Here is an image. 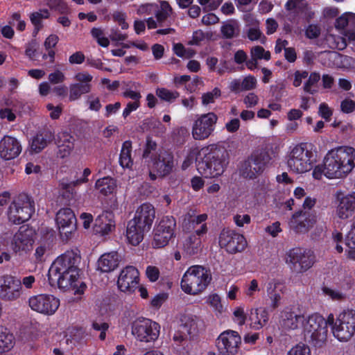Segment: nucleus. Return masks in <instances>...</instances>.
<instances>
[{
	"label": "nucleus",
	"instance_id": "nucleus-7",
	"mask_svg": "<svg viewBox=\"0 0 355 355\" xmlns=\"http://www.w3.org/2000/svg\"><path fill=\"white\" fill-rule=\"evenodd\" d=\"M313 153L305 144L295 146L288 155L287 166L295 173H304L313 168Z\"/></svg>",
	"mask_w": 355,
	"mask_h": 355
},
{
	"label": "nucleus",
	"instance_id": "nucleus-3",
	"mask_svg": "<svg viewBox=\"0 0 355 355\" xmlns=\"http://www.w3.org/2000/svg\"><path fill=\"white\" fill-rule=\"evenodd\" d=\"M210 270L200 265L190 266L181 280V288L187 294L198 295L203 292L211 281Z\"/></svg>",
	"mask_w": 355,
	"mask_h": 355
},
{
	"label": "nucleus",
	"instance_id": "nucleus-34",
	"mask_svg": "<svg viewBox=\"0 0 355 355\" xmlns=\"http://www.w3.org/2000/svg\"><path fill=\"white\" fill-rule=\"evenodd\" d=\"M17 100L6 99L1 108H0V118L12 122L16 119V113L19 112Z\"/></svg>",
	"mask_w": 355,
	"mask_h": 355
},
{
	"label": "nucleus",
	"instance_id": "nucleus-22",
	"mask_svg": "<svg viewBox=\"0 0 355 355\" xmlns=\"http://www.w3.org/2000/svg\"><path fill=\"white\" fill-rule=\"evenodd\" d=\"M56 223L62 236L66 239L71 237V234L76 230V217L70 208L60 209L56 214Z\"/></svg>",
	"mask_w": 355,
	"mask_h": 355
},
{
	"label": "nucleus",
	"instance_id": "nucleus-11",
	"mask_svg": "<svg viewBox=\"0 0 355 355\" xmlns=\"http://www.w3.org/2000/svg\"><path fill=\"white\" fill-rule=\"evenodd\" d=\"M176 220L171 216L162 218L153 230V239L151 245L153 248H162L168 245L175 236Z\"/></svg>",
	"mask_w": 355,
	"mask_h": 355
},
{
	"label": "nucleus",
	"instance_id": "nucleus-41",
	"mask_svg": "<svg viewBox=\"0 0 355 355\" xmlns=\"http://www.w3.org/2000/svg\"><path fill=\"white\" fill-rule=\"evenodd\" d=\"M116 186L115 180L110 177L98 179L95 184L96 189L104 196L112 193L116 189Z\"/></svg>",
	"mask_w": 355,
	"mask_h": 355
},
{
	"label": "nucleus",
	"instance_id": "nucleus-54",
	"mask_svg": "<svg viewBox=\"0 0 355 355\" xmlns=\"http://www.w3.org/2000/svg\"><path fill=\"white\" fill-rule=\"evenodd\" d=\"M74 80L80 85H87L89 87V89L92 90V85L91 83L93 80V76L87 71L77 73L74 76Z\"/></svg>",
	"mask_w": 355,
	"mask_h": 355
},
{
	"label": "nucleus",
	"instance_id": "nucleus-47",
	"mask_svg": "<svg viewBox=\"0 0 355 355\" xmlns=\"http://www.w3.org/2000/svg\"><path fill=\"white\" fill-rule=\"evenodd\" d=\"M46 4L51 10H55L60 14L70 12L68 5L63 0H46Z\"/></svg>",
	"mask_w": 355,
	"mask_h": 355
},
{
	"label": "nucleus",
	"instance_id": "nucleus-28",
	"mask_svg": "<svg viewBox=\"0 0 355 355\" xmlns=\"http://www.w3.org/2000/svg\"><path fill=\"white\" fill-rule=\"evenodd\" d=\"M90 174L91 170L88 168H85L80 178L69 182L64 181L61 182L60 187L62 196L68 200L72 199L76 193L75 187L86 183L88 181L87 178Z\"/></svg>",
	"mask_w": 355,
	"mask_h": 355
},
{
	"label": "nucleus",
	"instance_id": "nucleus-62",
	"mask_svg": "<svg viewBox=\"0 0 355 355\" xmlns=\"http://www.w3.org/2000/svg\"><path fill=\"white\" fill-rule=\"evenodd\" d=\"M49 250V245L46 243H40L35 249L34 257L35 261L42 262L44 260V256Z\"/></svg>",
	"mask_w": 355,
	"mask_h": 355
},
{
	"label": "nucleus",
	"instance_id": "nucleus-42",
	"mask_svg": "<svg viewBox=\"0 0 355 355\" xmlns=\"http://www.w3.org/2000/svg\"><path fill=\"white\" fill-rule=\"evenodd\" d=\"M199 318L190 313H184L180 317L181 325L186 329L189 334H195L198 330Z\"/></svg>",
	"mask_w": 355,
	"mask_h": 355
},
{
	"label": "nucleus",
	"instance_id": "nucleus-9",
	"mask_svg": "<svg viewBox=\"0 0 355 355\" xmlns=\"http://www.w3.org/2000/svg\"><path fill=\"white\" fill-rule=\"evenodd\" d=\"M284 259L289 268L295 273L305 272L315 263L313 252L301 248H293L288 250Z\"/></svg>",
	"mask_w": 355,
	"mask_h": 355
},
{
	"label": "nucleus",
	"instance_id": "nucleus-19",
	"mask_svg": "<svg viewBox=\"0 0 355 355\" xmlns=\"http://www.w3.org/2000/svg\"><path fill=\"white\" fill-rule=\"evenodd\" d=\"M175 166L173 155L167 151L160 152L155 157H151V161L148 163V167L160 177H165L172 173Z\"/></svg>",
	"mask_w": 355,
	"mask_h": 355
},
{
	"label": "nucleus",
	"instance_id": "nucleus-17",
	"mask_svg": "<svg viewBox=\"0 0 355 355\" xmlns=\"http://www.w3.org/2000/svg\"><path fill=\"white\" fill-rule=\"evenodd\" d=\"M317 222V216L314 211L301 210L293 214L289 220L291 230L297 234L307 233Z\"/></svg>",
	"mask_w": 355,
	"mask_h": 355
},
{
	"label": "nucleus",
	"instance_id": "nucleus-14",
	"mask_svg": "<svg viewBox=\"0 0 355 355\" xmlns=\"http://www.w3.org/2000/svg\"><path fill=\"white\" fill-rule=\"evenodd\" d=\"M28 304L33 311L45 315H52L60 306V300L53 295L39 294L30 297Z\"/></svg>",
	"mask_w": 355,
	"mask_h": 355
},
{
	"label": "nucleus",
	"instance_id": "nucleus-56",
	"mask_svg": "<svg viewBox=\"0 0 355 355\" xmlns=\"http://www.w3.org/2000/svg\"><path fill=\"white\" fill-rule=\"evenodd\" d=\"M207 303L216 313H221L223 312V307L218 295L214 293L209 295Z\"/></svg>",
	"mask_w": 355,
	"mask_h": 355
},
{
	"label": "nucleus",
	"instance_id": "nucleus-16",
	"mask_svg": "<svg viewBox=\"0 0 355 355\" xmlns=\"http://www.w3.org/2000/svg\"><path fill=\"white\" fill-rule=\"evenodd\" d=\"M33 243V232L32 230L22 226L12 236L8 245L13 253L21 255L27 253L32 249Z\"/></svg>",
	"mask_w": 355,
	"mask_h": 355
},
{
	"label": "nucleus",
	"instance_id": "nucleus-20",
	"mask_svg": "<svg viewBox=\"0 0 355 355\" xmlns=\"http://www.w3.org/2000/svg\"><path fill=\"white\" fill-rule=\"evenodd\" d=\"M22 291L20 280L10 275L0 277V298L12 302L18 300Z\"/></svg>",
	"mask_w": 355,
	"mask_h": 355
},
{
	"label": "nucleus",
	"instance_id": "nucleus-30",
	"mask_svg": "<svg viewBox=\"0 0 355 355\" xmlns=\"http://www.w3.org/2000/svg\"><path fill=\"white\" fill-rule=\"evenodd\" d=\"M146 232L148 230L143 229L135 220H130L128 223L126 236L130 243L137 245L144 239V233Z\"/></svg>",
	"mask_w": 355,
	"mask_h": 355
},
{
	"label": "nucleus",
	"instance_id": "nucleus-45",
	"mask_svg": "<svg viewBox=\"0 0 355 355\" xmlns=\"http://www.w3.org/2000/svg\"><path fill=\"white\" fill-rule=\"evenodd\" d=\"M322 293L324 296L333 301L342 302L346 300L347 295L341 290L324 286L322 288Z\"/></svg>",
	"mask_w": 355,
	"mask_h": 355
},
{
	"label": "nucleus",
	"instance_id": "nucleus-2",
	"mask_svg": "<svg viewBox=\"0 0 355 355\" xmlns=\"http://www.w3.org/2000/svg\"><path fill=\"white\" fill-rule=\"evenodd\" d=\"M355 168V148L350 146H339L327 152L323 164L316 166L312 175L315 180L322 176L328 179L345 178Z\"/></svg>",
	"mask_w": 355,
	"mask_h": 355
},
{
	"label": "nucleus",
	"instance_id": "nucleus-23",
	"mask_svg": "<svg viewBox=\"0 0 355 355\" xmlns=\"http://www.w3.org/2000/svg\"><path fill=\"white\" fill-rule=\"evenodd\" d=\"M338 204L336 209V216L340 219H347L355 211V193L343 195L338 191L336 193Z\"/></svg>",
	"mask_w": 355,
	"mask_h": 355
},
{
	"label": "nucleus",
	"instance_id": "nucleus-38",
	"mask_svg": "<svg viewBox=\"0 0 355 355\" xmlns=\"http://www.w3.org/2000/svg\"><path fill=\"white\" fill-rule=\"evenodd\" d=\"M279 282L272 279L270 281L266 286V293L270 300V306L275 309L281 304L282 295L277 291Z\"/></svg>",
	"mask_w": 355,
	"mask_h": 355
},
{
	"label": "nucleus",
	"instance_id": "nucleus-24",
	"mask_svg": "<svg viewBox=\"0 0 355 355\" xmlns=\"http://www.w3.org/2000/svg\"><path fill=\"white\" fill-rule=\"evenodd\" d=\"M21 150V143L15 137L6 135L0 140V157L6 160L16 158Z\"/></svg>",
	"mask_w": 355,
	"mask_h": 355
},
{
	"label": "nucleus",
	"instance_id": "nucleus-46",
	"mask_svg": "<svg viewBox=\"0 0 355 355\" xmlns=\"http://www.w3.org/2000/svg\"><path fill=\"white\" fill-rule=\"evenodd\" d=\"M172 8L167 1L160 2V8L155 12V17L158 22L164 21L171 14Z\"/></svg>",
	"mask_w": 355,
	"mask_h": 355
},
{
	"label": "nucleus",
	"instance_id": "nucleus-44",
	"mask_svg": "<svg viewBox=\"0 0 355 355\" xmlns=\"http://www.w3.org/2000/svg\"><path fill=\"white\" fill-rule=\"evenodd\" d=\"M91 92L87 85H82L77 83L70 85L69 99L70 101H74L80 98L83 94H88Z\"/></svg>",
	"mask_w": 355,
	"mask_h": 355
},
{
	"label": "nucleus",
	"instance_id": "nucleus-10",
	"mask_svg": "<svg viewBox=\"0 0 355 355\" xmlns=\"http://www.w3.org/2000/svg\"><path fill=\"white\" fill-rule=\"evenodd\" d=\"M270 160L267 151L257 150L243 163L240 173L245 178L254 179L263 172Z\"/></svg>",
	"mask_w": 355,
	"mask_h": 355
},
{
	"label": "nucleus",
	"instance_id": "nucleus-51",
	"mask_svg": "<svg viewBox=\"0 0 355 355\" xmlns=\"http://www.w3.org/2000/svg\"><path fill=\"white\" fill-rule=\"evenodd\" d=\"M220 95V89L218 87L214 88L211 92L204 93L201 97L202 105L206 106L209 104L214 103L216 99L218 98Z\"/></svg>",
	"mask_w": 355,
	"mask_h": 355
},
{
	"label": "nucleus",
	"instance_id": "nucleus-35",
	"mask_svg": "<svg viewBox=\"0 0 355 355\" xmlns=\"http://www.w3.org/2000/svg\"><path fill=\"white\" fill-rule=\"evenodd\" d=\"M202 247L201 238L196 235L190 234L183 243L184 251L189 256L195 255L200 252L202 250Z\"/></svg>",
	"mask_w": 355,
	"mask_h": 355
},
{
	"label": "nucleus",
	"instance_id": "nucleus-25",
	"mask_svg": "<svg viewBox=\"0 0 355 355\" xmlns=\"http://www.w3.org/2000/svg\"><path fill=\"white\" fill-rule=\"evenodd\" d=\"M155 217L154 207L148 202L143 203L136 210L135 217L132 219L143 229L150 230Z\"/></svg>",
	"mask_w": 355,
	"mask_h": 355
},
{
	"label": "nucleus",
	"instance_id": "nucleus-27",
	"mask_svg": "<svg viewBox=\"0 0 355 355\" xmlns=\"http://www.w3.org/2000/svg\"><path fill=\"white\" fill-rule=\"evenodd\" d=\"M115 227L114 216L112 211H103L95 219L94 230L101 235L110 233Z\"/></svg>",
	"mask_w": 355,
	"mask_h": 355
},
{
	"label": "nucleus",
	"instance_id": "nucleus-40",
	"mask_svg": "<svg viewBox=\"0 0 355 355\" xmlns=\"http://www.w3.org/2000/svg\"><path fill=\"white\" fill-rule=\"evenodd\" d=\"M132 142L125 141L123 143L119 156V164L123 168H130L133 164L131 157Z\"/></svg>",
	"mask_w": 355,
	"mask_h": 355
},
{
	"label": "nucleus",
	"instance_id": "nucleus-13",
	"mask_svg": "<svg viewBox=\"0 0 355 355\" xmlns=\"http://www.w3.org/2000/svg\"><path fill=\"white\" fill-rule=\"evenodd\" d=\"M218 116L212 112L197 116L192 125L191 134L196 140L207 139L214 131Z\"/></svg>",
	"mask_w": 355,
	"mask_h": 355
},
{
	"label": "nucleus",
	"instance_id": "nucleus-1",
	"mask_svg": "<svg viewBox=\"0 0 355 355\" xmlns=\"http://www.w3.org/2000/svg\"><path fill=\"white\" fill-rule=\"evenodd\" d=\"M80 262V256L74 250L67 251L58 257L49 270L50 284H57L60 288L71 291L75 295L83 294L86 284L79 279L78 265Z\"/></svg>",
	"mask_w": 355,
	"mask_h": 355
},
{
	"label": "nucleus",
	"instance_id": "nucleus-63",
	"mask_svg": "<svg viewBox=\"0 0 355 355\" xmlns=\"http://www.w3.org/2000/svg\"><path fill=\"white\" fill-rule=\"evenodd\" d=\"M243 92L250 91L257 87V81L253 76H248L241 80Z\"/></svg>",
	"mask_w": 355,
	"mask_h": 355
},
{
	"label": "nucleus",
	"instance_id": "nucleus-43",
	"mask_svg": "<svg viewBox=\"0 0 355 355\" xmlns=\"http://www.w3.org/2000/svg\"><path fill=\"white\" fill-rule=\"evenodd\" d=\"M307 80L304 83L303 89L309 94H315L318 92V82L321 77L318 72H312L307 77Z\"/></svg>",
	"mask_w": 355,
	"mask_h": 355
},
{
	"label": "nucleus",
	"instance_id": "nucleus-52",
	"mask_svg": "<svg viewBox=\"0 0 355 355\" xmlns=\"http://www.w3.org/2000/svg\"><path fill=\"white\" fill-rule=\"evenodd\" d=\"M40 44L36 40L33 39L25 44V55L30 60H33L37 55Z\"/></svg>",
	"mask_w": 355,
	"mask_h": 355
},
{
	"label": "nucleus",
	"instance_id": "nucleus-36",
	"mask_svg": "<svg viewBox=\"0 0 355 355\" xmlns=\"http://www.w3.org/2000/svg\"><path fill=\"white\" fill-rule=\"evenodd\" d=\"M15 345V337L10 331L0 326V355L9 352Z\"/></svg>",
	"mask_w": 355,
	"mask_h": 355
},
{
	"label": "nucleus",
	"instance_id": "nucleus-4",
	"mask_svg": "<svg viewBox=\"0 0 355 355\" xmlns=\"http://www.w3.org/2000/svg\"><path fill=\"white\" fill-rule=\"evenodd\" d=\"M328 324V318L325 320L320 314L309 315L302 327L304 339L315 347L323 346L327 338Z\"/></svg>",
	"mask_w": 355,
	"mask_h": 355
},
{
	"label": "nucleus",
	"instance_id": "nucleus-5",
	"mask_svg": "<svg viewBox=\"0 0 355 355\" xmlns=\"http://www.w3.org/2000/svg\"><path fill=\"white\" fill-rule=\"evenodd\" d=\"M228 164V153L223 148H215L198 164V172L206 178L220 176Z\"/></svg>",
	"mask_w": 355,
	"mask_h": 355
},
{
	"label": "nucleus",
	"instance_id": "nucleus-18",
	"mask_svg": "<svg viewBox=\"0 0 355 355\" xmlns=\"http://www.w3.org/2000/svg\"><path fill=\"white\" fill-rule=\"evenodd\" d=\"M241 338L239 333L233 330H226L222 332L216 343L219 352L223 355H234L237 353Z\"/></svg>",
	"mask_w": 355,
	"mask_h": 355
},
{
	"label": "nucleus",
	"instance_id": "nucleus-39",
	"mask_svg": "<svg viewBox=\"0 0 355 355\" xmlns=\"http://www.w3.org/2000/svg\"><path fill=\"white\" fill-rule=\"evenodd\" d=\"M220 31L223 37L226 39L236 37L240 34L239 24L236 20H227L223 23Z\"/></svg>",
	"mask_w": 355,
	"mask_h": 355
},
{
	"label": "nucleus",
	"instance_id": "nucleus-8",
	"mask_svg": "<svg viewBox=\"0 0 355 355\" xmlns=\"http://www.w3.org/2000/svg\"><path fill=\"white\" fill-rule=\"evenodd\" d=\"M34 212V201L28 196L20 194L10 205L7 214L11 223L19 225L29 220Z\"/></svg>",
	"mask_w": 355,
	"mask_h": 355
},
{
	"label": "nucleus",
	"instance_id": "nucleus-53",
	"mask_svg": "<svg viewBox=\"0 0 355 355\" xmlns=\"http://www.w3.org/2000/svg\"><path fill=\"white\" fill-rule=\"evenodd\" d=\"M91 35L100 46L103 47H107L109 46L110 41L107 37H104V33L101 28H93L91 30Z\"/></svg>",
	"mask_w": 355,
	"mask_h": 355
},
{
	"label": "nucleus",
	"instance_id": "nucleus-6",
	"mask_svg": "<svg viewBox=\"0 0 355 355\" xmlns=\"http://www.w3.org/2000/svg\"><path fill=\"white\" fill-rule=\"evenodd\" d=\"M328 322L334 337L340 341L347 342L355 334V311L353 309L343 311L336 319L331 313L328 315Z\"/></svg>",
	"mask_w": 355,
	"mask_h": 355
},
{
	"label": "nucleus",
	"instance_id": "nucleus-48",
	"mask_svg": "<svg viewBox=\"0 0 355 355\" xmlns=\"http://www.w3.org/2000/svg\"><path fill=\"white\" fill-rule=\"evenodd\" d=\"M354 22V17L352 15L345 13L336 19L335 26L337 29L344 30L347 27H353Z\"/></svg>",
	"mask_w": 355,
	"mask_h": 355
},
{
	"label": "nucleus",
	"instance_id": "nucleus-15",
	"mask_svg": "<svg viewBox=\"0 0 355 355\" xmlns=\"http://www.w3.org/2000/svg\"><path fill=\"white\" fill-rule=\"evenodd\" d=\"M219 245L230 254L243 251L247 241L243 235L232 230L223 229L219 236Z\"/></svg>",
	"mask_w": 355,
	"mask_h": 355
},
{
	"label": "nucleus",
	"instance_id": "nucleus-55",
	"mask_svg": "<svg viewBox=\"0 0 355 355\" xmlns=\"http://www.w3.org/2000/svg\"><path fill=\"white\" fill-rule=\"evenodd\" d=\"M250 55L252 58H254L257 60L261 59L269 60L270 59V51H265V49L261 46H255L252 47L250 51Z\"/></svg>",
	"mask_w": 355,
	"mask_h": 355
},
{
	"label": "nucleus",
	"instance_id": "nucleus-12",
	"mask_svg": "<svg viewBox=\"0 0 355 355\" xmlns=\"http://www.w3.org/2000/svg\"><path fill=\"white\" fill-rule=\"evenodd\" d=\"M159 332V324L150 319H137L132 324V334L140 342L153 343L158 338Z\"/></svg>",
	"mask_w": 355,
	"mask_h": 355
},
{
	"label": "nucleus",
	"instance_id": "nucleus-26",
	"mask_svg": "<svg viewBox=\"0 0 355 355\" xmlns=\"http://www.w3.org/2000/svg\"><path fill=\"white\" fill-rule=\"evenodd\" d=\"M280 317V325L285 330L297 329L300 324L303 326L306 320L304 315L297 314L288 308L284 309L281 312Z\"/></svg>",
	"mask_w": 355,
	"mask_h": 355
},
{
	"label": "nucleus",
	"instance_id": "nucleus-32",
	"mask_svg": "<svg viewBox=\"0 0 355 355\" xmlns=\"http://www.w3.org/2000/svg\"><path fill=\"white\" fill-rule=\"evenodd\" d=\"M73 137L66 131L61 132L58 135L57 144L58 154L61 157L68 156L73 148Z\"/></svg>",
	"mask_w": 355,
	"mask_h": 355
},
{
	"label": "nucleus",
	"instance_id": "nucleus-60",
	"mask_svg": "<svg viewBox=\"0 0 355 355\" xmlns=\"http://www.w3.org/2000/svg\"><path fill=\"white\" fill-rule=\"evenodd\" d=\"M287 355H311L309 347L304 344H298L293 347Z\"/></svg>",
	"mask_w": 355,
	"mask_h": 355
},
{
	"label": "nucleus",
	"instance_id": "nucleus-31",
	"mask_svg": "<svg viewBox=\"0 0 355 355\" xmlns=\"http://www.w3.org/2000/svg\"><path fill=\"white\" fill-rule=\"evenodd\" d=\"M53 139V134L48 130L38 132L33 139L31 150L34 153L41 152Z\"/></svg>",
	"mask_w": 355,
	"mask_h": 355
},
{
	"label": "nucleus",
	"instance_id": "nucleus-29",
	"mask_svg": "<svg viewBox=\"0 0 355 355\" xmlns=\"http://www.w3.org/2000/svg\"><path fill=\"white\" fill-rule=\"evenodd\" d=\"M120 262V256L116 252L104 253L97 261V269L101 272H110L115 270Z\"/></svg>",
	"mask_w": 355,
	"mask_h": 355
},
{
	"label": "nucleus",
	"instance_id": "nucleus-58",
	"mask_svg": "<svg viewBox=\"0 0 355 355\" xmlns=\"http://www.w3.org/2000/svg\"><path fill=\"white\" fill-rule=\"evenodd\" d=\"M260 291L258 281L255 279L251 280L248 285H246L244 293L250 299H254V295L257 292Z\"/></svg>",
	"mask_w": 355,
	"mask_h": 355
},
{
	"label": "nucleus",
	"instance_id": "nucleus-59",
	"mask_svg": "<svg viewBox=\"0 0 355 355\" xmlns=\"http://www.w3.org/2000/svg\"><path fill=\"white\" fill-rule=\"evenodd\" d=\"M92 327L95 331H101L99 338L101 340H104L106 338V331L109 329V324L105 322L93 321Z\"/></svg>",
	"mask_w": 355,
	"mask_h": 355
},
{
	"label": "nucleus",
	"instance_id": "nucleus-49",
	"mask_svg": "<svg viewBox=\"0 0 355 355\" xmlns=\"http://www.w3.org/2000/svg\"><path fill=\"white\" fill-rule=\"evenodd\" d=\"M157 148V144L155 141H154L151 137H147L146 140V144L144 146L142 157L144 159L150 158V161H151V157H155V155L153 153L155 152Z\"/></svg>",
	"mask_w": 355,
	"mask_h": 355
},
{
	"label": "nucleus",
	"instance_id": "nucleus-33",
	"mask_svg": "<svg viewBox=\"0 0 355 355\" xmlns=\"http://www.w3.org/2000/svg\"><path fill=\"white\" fill-rule=\"evenodd\" d=\"M249 319L250 327L254 330H259L267 324L269 315L265 309H252L250 311Z\"/></svg>",
	"mask_w": 355,
	"mask_h": 355
},
{
	"label": "nucleus",
	"instance_id": "nucleus-21",
	"mask_svg": "<svg viewBox=\"0 0 355 355\" xmlns=\"http://www.w3.org/2000/svg\"><path fill=\"white\" fill-rule=\"evenodd\" d=\"M139 272L132 266H128L122 269L117 279L119 289L127 293H133L139 286Z\"/></svg>",
	"mask_w": 355,
	"mask_h": 355
},
{
	"label": "nucleus",
	"instance_id": "nucleus-50",
	"mask_svg": "<svg viewBox=\"0 0 355 355\" xmlns=\"http://www.w3.org/2000/svg\"><path fill=\"white\" fill-rule=\"evenodd\" d=\"M155 93L160 99L167 102H171L179 97L178 92L171 91L164 87L157 88Z\"/></svg>",
	"mask_w": 355,
	"mask_h": 355
},
{
	"label": "nucleus",
	"instance_id": "nucleus-61",
	"mask_svg": "<svg viewBox=\"0 0 355 355\" xmlns=\"http://www.w3.org/2000/svg\"><path fill=\"white\" fill-rule=\"evenodd\" d=\"M199 154V150L197 148H191L185 157L182 165V168L183 170L187 169L191 164H193V161L196 159L198 155Z\"/></svg>",
	"mask_w": 355,
	"mask_h": 355
},
{
	"label": "nucleus",
	"instance_id": "nucleus-37",
	"mask_svg": "<svg viewBox=\"0 0 355 355\" xmlns=\"http://www.w3.org/2000/svg\"><path fill=\"white\" fill-rule=\"evenodd\" d=\"M50 12L47 9H40L38 11L33 12L30 15V20L34 26L33 35L36 36L39 31L43 28V19H49Z\"/></svg>",
	"mask_w": 355,
	"mask_h": 355
},
{
	"label": "nucleus",
	"instance_id": "nucleus-57",
	"mask_svg": "<svg viewBox=\"0 0 355 355\" xmlns=\"http://www.w3.org/2000/svg\"><path fill=\"white\" fill-rule=\"evenodd\" d=\"M247 319V315L243 306H238L234 309L233 320L239 326L245 324Z\"/></svg>",
	"mask_w": 355,
	"mask_h": 355
},
{
	"label": "nucleus",
	"instance_id": "nucleus-64",
	"mask_svg": "<svg viewBox=\"0 0 355 355\" xmlns=\"http://www.w3.org/2000/svg\"><path fill=\"white\" fill-rule=\"evenodd\" d=\"M340 110L343 113L350 114L355 111V101L347 98L341 101Z\"/></svg>",
	"mask_w": 355,
	"mask_h": 355
}]
</instances>
